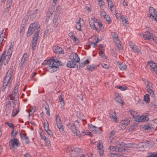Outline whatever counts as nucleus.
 Masks as SVG:
<instances>
[{
    "mask_svg": "<svg viewBox=\"0 0 157 157\" xmlns=\"http://www.w3.org/2000/svg\"><path fill=\"white\" fill-rule=\"evenodd\" d=\"M47 63L49 68L52 69L50 71L51 73L57 71L59 69L58 66L62 65L60 63L61 62L57 59H50L47 61Z\"/></svg>",
    "mask_w": 157,
    "mask_h": 157,
    "instance_id": "f257e3e1",
    "label": "nucleus"
},
{
    "mask_svg": "<svg viewBox=\"0 0 157 157\" xmlns=\"http://www.w3.org/2000/svg\"><path fill=\"white\" fill-rule=\"evenodd\" d=\"M38 24L37 21H35L34 23L31 24L28 30L27 33V36H30L36 29L37 30L38 28H39L40 29V26L38 27Z\"/></svg>",
    "mask_w": 157,
    "mask_h": 157,
    "instance_id": "f03ea898",
    "label": "nucleus"
},
{
    "mask_svg": "<svg viewBox=\"0 0 157 157\" xmlns=\"http://www.w3.org/2000/svg\"><path fill=\"white\" fill-rule=\"evenodd\" d=\"M40 32V29L38 28L34 35V36L33 37L32 41V49L33 50H35L36 47L38 38L39 36V33Z\"/></svg>",
    "mask_w": 157,
    "mask_h": 157,
    "instance_id": "7ed1b4c3",
    "label": "nucleus"
},
{
    "mask_svg": "<svg viewBox=\"0 0 157 157\" xmlns=\"http://www.w3.org/2000/svg\"><path fill=\"white\" fill-rule=\"evenodd\" d=\"M19 141L16 138L11 139L9 142V145L11 149L15 148L19 146Z\"/></svg>",
    "mask_w": 157,
    "mask_h": 157,
    "instance_id": "20e7f679",
    "label": "nucleus"
},
{
    "mask_svg": "<svg viewBox=\"0 0 157 157\" xmlns=\"http://www.w3.org/2000/svg\"><path fill=\"white\" fill-rule=\"evenodd\" d=\"M89 129L90 131L96 134H99L101 133L100 128H98L92 124L88 125Z\"/></svg>",
    "mask_w": 157,
    "mask_h": 157,
    "instance_id": "39448f33",
    "label": "nucleus"
},
{
    "mask_svg": "<svg viewBox=\"0 0 157 157\" xmlns=\"http://www.w3.org/2000/svg\"><path fill=\"white\" fill-rule=\"evenodd\" d=\"M6 50H5L2 53L1 56L0 57V64H2V62H4L5 63H7L10 59L7 60V55H6Z\"/></svg>",
    "mask_w": 157,
    "mask_h": 157,
    "instance_id": "423d86ee",
    "label": "nucleus"
},
{
    "mask_svg": "<svg viewBox=\"0 0 157 157\" xmlns=\"http://www.w3.org/2000/svg\"><path fill=\"white\" fill-rule=\"evenodd\" d=\"M130 121V120L129 119H125L124 120H122L121 121L119 126L121 129H124L126 128V126L129 124Z\"/></svg>",
    "mask_w": 157,
    "mask_h": 157,
    "instance_id": "0eeeda50",
    "label": "nucleus"
},
{
    "mask_svg": "<svg viewBox=\"0 0 157 157\" xmlns=\"http://www.w3.org/2000/svg\"><path fill=\"white\" fill-rule=\"evenodd\" d=\"M69 58L71 60L74 61L77 63L78 62L80 61V58L76 53H72L69 56Z\"/></svg>",
    "mask_w": 157,
    "mask_h": 157,
    "instance_id": "6e6552de",
    "label": "nucleus"
},
{
    "mask_svg": "<svg viewBox=\"0 0 157 157\" xmlns=\"http://www.w3.org/2000/svg\"><path fill=\"white\" fill-rule=\"evenodd\" d=\"M149 12L150 14V17L152 16V17L154 19L155 21H157V19L156 18L157 17V13L155 11V10L153 7H150L149 8Z\"/></svg>",
    "mask_w": 157,
    "mask_h": 157,
    "instance_id": "1a4fd4ad",
    "label": "nucleus"
},
{
    "mask_svg": "<svg viewBox=\"0 0 157 157\" xmlns=\"http://www.w3.org/2000/svg\"><path fill=\"white\" fill-rule=\"evenodd\" d=\"M149 119L147 115L141 116L139 117L135 118V121L137 122H142L147 121Z\"/></svg>",
    "mask_w": 157,
    "mask_h": 157,
    "instance_id": "9d476101",
    "label": "nucleus"
},
{
    "mask_svg": "<svg viewBox=\"0 0 157 157\" xmlns=\"http://www.w3.org/2000/svg\"><path fill=\"white\" fill-rule=\"evenodd\" d=\"M137 147L143 150L144 148L149 147V143L147 141L140 143L137 145Z\"/></svg>",
    "mask_w": 157,
    "mask_h": 157,
    "instance_id": "9b49d317",
    "label": "nucleus"
},
{
    "mask_svg": "<svg viewBox=\"0 0 157 157\" xmlns=\"http://www.w3.org/2000/svg\"><path fill=\"white\" fill-rule=\"evenodd\" d=\"M70 128L71 129L73 133L75 134L77 136L79 137H80V132L76 129V127L74 125H71Z\"/></svg>",
    "mask_w": 157,
    "mask_h": 157,
    "instance_id": "f8f14e48",
    "label": "nucleus"
},
{
    "mask_svg": "<svg viewBox=\"0 0 157 157\" xmlns=\"http://www.w3.org/2000/svg\"><path fill=\"white\" fill-rule=\"evenodd\" d=\"M13 74V70L12 69H9L7 73L6 76L4 79L6 81H10L11 78L12 77V75Z\"/></svg>",
    "mask_w": 157,
    "mask_h": 157,
    "instance_id": "ddd939ff",
    "label": "nucleus"
},
{
    "mask_svg": "<svg viewBox=\"0 0 157 157\" xmlns=\"http://www.w3.org/2000/svg\"><path fill=\"white\" fill-rule=\"evenodd\" d=\"M97 148H98L99 151V154L100 156L102 155L104 153L103 150V145L102 142L101 141H99L97 144Z\"/></svg>",
    "mask_w": 157,
    "mask_h": 157,
    "instance_id": "4468645a",
    "label": "nucleus"
},
{
    "mask_svg": "<svg viewBox=\"0 0 157 157\" xmlns=\"http://www.w3.org/2000/svg\"><path fill=\"white\" fill-rule=\"evenodd\" d=\"M143 37L145 40H149L153 36V34L147 31L145 34H143Z\"/></svg>",
    "mask_w": 157,
    "mask_h": 157,
    "instance_id": "2eb2a0df",
    "label": "nucleus"
},
{
    "mask_svg": "<svg viewBox=\"0 0 157 157\" xmlns=\"http://www.w3.org/2000/svg\"><path fill=\"white\" fill-rule=\"evenodd\" d=\"M90 63V61L87 60L82 59L81 60L79 63V66L80 67H83L86 65Z\"/></svg>",
    "mask_w": 157,
    "mask_h": 157,
    "instance_id": "dca6fc26",
    "label": "nucleus"
},
{
    "mask_svg": "<svg viewBox=\"0 0 157 157\" xmlns=\"http://www.w3.org/2000/svg\"><path fill=\"white\" fill-rule=\"evenodd\" d=\"M20 135L22 139L25 140V143L26 144H28L29 143V137L27 136L26 134H22L21 132H20Z\"/></svg>",
    "mask_w": 157,
    "mask_h": 157,
    "instance_id": "f3484780",
    "label": "nucleus"
},
{
    "mask_svg": "<svg viewBox=\"0 0 157 157\" xmlns=\"http://www.w3.org/2000/svg\"><path fill=\"white\" fill-rule=\"evenodd\" d=\"M76 63L74 61H68L67 63V66L70 68H73L75 66Z\"/></svg>",
    "mask_w": 157,
    "mask_h": 157,
    "instance_id": "a211bd4d",
    "label": "nucleus"
},
{
    "mask_svg": "<svg viewBox=\"0 0 157 157\" xmlns=\"http://www.w3.org/2000/svg\"><path fill=\"white\" fill-rule=\"evenodd\" d=\"M109 117L110 118H112L115 121H117V117L116 116V114L115 112H113L111 111L109 112Z\"/></svg>",
    "mask_w": 157,
    "mask_h": 157,
    "instance_id": "6ab92c4d",
    "label": "nucleus"
},
{
    "mask_svg": "<svg viewBox=\"0 0 157 157\" xmlns=\"http://www.w3.org/2000/svg\"><path fill=\"white\" fill-rule=\"evenodd\" d=\"M54 52L55 53H57L59 54H60V53L63 54L64 52L62 50V48L58 47H55Z\"/></svg>",
    "mask_w": 157,
    "mask_h": 157,
    "instance_id": "aec40b11",
    "label": "nucleus"
},
{
    "mask_svg": "<svg viewBox=\"0 0 157 157\" xmlns=\"http://www.w3.org/2000/svg\"><path fill=\"white\" fill-rule=\"evenodd\" d=\"M12 47H10L9 49L8 52L7 53V60H8L9 59H10V58L11 57V56L12 55Z\"/></svg>",
    "mask_w": 157,
    "mask_h": 157,
    "instance_id": "412c9836",
    "label": "nucleus"
},
{
    "mask_svg": "<svg viewBox=\"0 0 157 157\" xmlns=\"http://www.w3.org/2000/svg\"><path fill=\"white\" fill-rule=\"evenodd\" d=\"M69 36L71 39L73 40L76 42V41H78V39H77L74 34V33L73 32H70L68 34Z\"/></svg>",
    "mask_w": 157,
    "mask_h": 157,
    "instance_id": "4be33fe9",
    "label": "nucleus"
},
{
    "mask_svg": "<svg viewBox=\"0 0 157 157\" xmlns=\"http://www.w3.org/2000/svg\"><path fill=\"white\" fill-rule=\"evenodd\" d=\"M118 67L121 70H124L127 67L126 65L124 63H121L119 64Z\"/></svg>",
    "mask_w": 157,
    "mask_h": 157,
    "instance_id": "5701e85b",
    "label": "nucleus"
},
{
    "mask_svg": "<svg viewBox=\"0 0 157 157\" xmlns=\"http://www.w3.org/2000/svg\"><path fill=\"white\" fill-rule=\"evenodd\" d=\"M10 81L8 80H7V81H6L5 80V79H4L3 85L2 88V91H5L6 88L7 86L8 85L9 82H10Z\"/></svg>",
    "mask_w": 157,
    "mask_h": 157,
    "instance_id": "b1692460",
    "label": "nucleus"
},
{
    "mask_svg": "<svg viewBox=\"0 0 157 157\" xmlns=\"http://www.w3.org/2000/svg\"><path fill=\"white\" fill-rule=\"evenodd\" d=\"M131 48L133 50V52L135 53H139V52H140L139 49L136 45H133L131 47Z\"/></svg>",
    "mask_w": 157,
    "mask_h": 157,
    "instance_id": "393cba45",
    "label": "nucleus"
},
{
    "mask_svg": "<svg viewBox=\"0 0 157 157\" xmlns=\"http://www.w3.org/2000/svg\"><path fill=\"white\" fill-rule=\"evenodd\" d=\"M124 147H119L117 146V151L120 152H124L126 151V149L124 148Z\"/></svg>",
    "mask_w": 157,
    "mask_h": 157,
    "instance_id": "a878e982",
    "label": "nucleus"
},
{
    "mask_svg": "<svg viewBox=\"0 0 157 157\" xmlns=\"http://www.w3.org/2000/svg\"><path fill=\"white\" fill-rule=\"evenodd\" d=\"M149 64L153 70H155L156 66H157V64L155 63H153V62L150 61L149 62Z\"/></svg>",
    "mask_w": 157,
    "mask_h": 157,
    "instance_id": "bb28decb",
    "label": "nucleus"
},
{
    "mask_svg": "<svg viewBox=\"0 0 157 157\" xmlns=\"http://www.w3.org/2000/svg\"><path fill=\"white\" fill-rule=\"evenodd\" d=\"M28 58V55L26 54H24L23 56V57L21 59V61L20 63V64H21V65H22L24 63V62L26 59L27 58Z\"/></svg>",
    "mask_w": 157,
    "mask_h": 157,
    "instance_id": "cd10ccee",
    "label": "nucleus"
},
{
    "mask_svg": "<svg viewBox=\"0 0 157 157\" xmlns=\"http://www.w3.org/2000/svg\"><path fill=\"white\" fill-rule=\"evenodd\" d=\"M144 101L147 103H148L150 102V98L149 95L148 94H146L144 97Z\"/></svg>",
    "mask_w": 157,
    "mask_h": 157,
    "instance_id": "c85d7f7f",
    "label": "nucleus"
},
{
    "mask_svg": "<svg viewBox=\"0 0 157 157\" xmlns=\"http://www.w3.org/2000/svg\"><path fill=\"white\" fill-rule=\"evenodd\" d=\"M82 20V21L83 20L81 18H79V21L78 22H77V25H76V28L77 29H78L79 31H81V24L80 23V21H81V20Z\"/></svg>",
    "mask_w": 157,
    "mask_h": 157,
    "instance_id": "c756f323",
    "label": "nucleus"
},
{
    "mask_svg": "<svg viewBox=\"0 0 157 157\" xmlns=\"http://www.w3.org/2000/svg\"><path fill=\"white\" fill-rule=\"evenodd\" d=\"M70 152V153L69 154V155L71 157H76L77 155L76 152L74 150H71Z\"/></svg>",
    "mask_w": 157,
    "mask_h": 157,
    "instance_id": "7c9ffc66",
    "label": "nucleus"
},
{
    "mask_svg": "<svg viewBox=\"0 0 157 157\" xmlns=\"http://www.w3.org/2000/svg\"><path fill=\"white\" fill-rule=\"evenodd\" d=\"M115 100L118 102L120 103L121 104H123V102H122V101L121 99V96H116L115 98Z\"/></svg>",
    "mask_w": 157,
    "mask_h": 157,
    "instance_id": "2f4dec72",
    "label": "nucleus"
},
{
    "mask_svg": "<svg viewBox=\"0 0 157 157\" xmlns=\"http://www.w3.org/2000/svg\"><path fill=\"white\" fill-rule=\"evenodd\" d=\"M38 13V9H36L33 11L32 14L31 15L32 17L33 18H35L36 17Z\"/></svg>",
    "mask_w": 157,
    "mask_h": 157,
    "instance_id": "473e14b6",
    "label": "nucleus"
},
{
    "mask_svg": "<svg viewBox=\"0 0 157 157\" xmlns=\"http://www.w3.org/2000/svg\"><path fill=\"white\" fill-rule=\"evenodd\" d=\"M116 88L120 89L122 91H124L127 89V87L126 86H116Z\"/></svg>",
    "mask_w": 157,
    "mask_h": 157,
    "instance_id": "72a5a7b5",
    "label": "nucleus"
},
{
    "mask_svg": "<svg viewBox=\"0 0 157 157\" xmlns=\"http://www.w3.org/2000/svg\"><path fill=\"white\" fill-rule=\"evenodd\" d=\"M136 126V123L135 122L133 123L130 126L129 128V130L130 131H132L134 129V128H135Z\"/></svg>",
    "mask_w": 157,
    "mask_h": 157,
    "instance_id": "f704fd0d",
    "label": "nucleus"
},
{
    "mask_svg": "<svg viewBox=\"0 0 157 157\" xmlns=\"http://www.w3.org/2000/svg\"><path fill=\"white\" fill-rule=\"evenodd\" d=\"M19 86L18 85H17L13 89V93H14V95H15L17 94V93L18 90V87Z\"/></svg>",
    "mask_w": 157,
    "mask_h": 157,
    "instance_id": "c9c22d12",
    "label": "nucleus"
},
{
    "mask_svg": "<svg viewBox=\"0 0 157 157\" xmlns=\"http://www.w3.org/2000/svg\"><path fill=\"white\" fill-rule=\"evenodd\" d=\"M147 91L150 94L151 96L153 97L154 96V93L153 92V88L150 89L148 90Z\"/></svg>",
    "mask_w": 157,
    "mask_h": 157,
    "instance_id": "e433bc0d",
    "label": "nucleus"
},
{
    "mask_svg": "<svg viewBox=\"0 0 157 157\" xmlns=\"http://www.w3.org/2000/svg\"><path fill=\"white\" fill-rule=\"evenodd\" d=\"M104 17L106 19L108 24L111 23L110 18L108 15H105V16Z\"/></svg>",
    "mask_w": 157,
    "mask_h": 157,
    "instance_id": "4c0bfd02",
    "label": "nucleus"
},
{
    "mask_svg": "<svg viewBox=\"0 0 157 157\" xmlns=\"http://www.w3.org/2000/svg\"><path fill=\"white\" fill-rule=\"evenodd\" d=\"M125 145V144L121 142H118L117 143V146L119 147H124Z\"/></svg>",
    "mask_w": 157,
    "mask_h": 157,
    "instance_id": "58836bf2",
    "label": "nucleus"
},
{
    "mask_svg": "<svg viewBox=\"0 0 157 157\" xmlns=\"http://www.w3.org/2000/svg\"><path fill=\"white\" fill-rule=\"evenodd\" d=\"M142 128H144L146 130H151V127L148 125H144L142 126Z\"/></svg>",
    "mask_w": 157,
    "mask_h": 157,
    "instance_id": "ea45409f",
    "label": "nucleus"
},
{
    "mask_svg": "<svg viewBox=\"0 0 157 157\" xmlns=\"http://www.w3.org/2000/svg\"><path fill=\"white\" fill-rule=\"evenodd\" d=\"M58 128L59 129V131L62 132H64V127L62 124L59 125H57Z\"/></svg>",
    "mask_w": 157,
    "mask_h": 157,
    "instance_id": "a19ab883",
    "label": "nucleus"
},
{
    "mask_svg": "<svg viewBox=\"0 0 157 157\" xmlns=\"http://www.w3.org/2000/svg\"><path fill=\"white\" fill-rule=\"evenodd\" d=\"M117 146H110L109 147V149L110 150L112 151H117Z\"/></svg>",
    "mask_w": 157,
    "mask_h": 157,
    "instance_id": "79ce46f5",
    "label": "nucleus"
},
{
    "mask_svg": "<svg viewBox=\"0 0 157 157\" xmlns=\"http://www.w3.org/2000/svg\"><path fill=\"white\" fill-rule=\"evenodd\" d=\"M89 23L90 24V26L91 28H94L95 27V25L94 23V22H93V20H92V21L90 20L89 21Z\"/></svg>",
    "mask_w": 157,
    "mask_h": 157,
    "instance_id": "37998d69",
    "label": "nucleus"
},
{
    "mask_svg": "<svg viewBox=\"0 0 157 157\" xmlns=\"http://www.w3.org/2000/svg\"><path fill=\"white\" fill-rule=\"evenodd\" d=\"M44 128L45 131L48 130V122L46 123H44Z\"/></svg>",
    "mask_w": 157,
    "mask_h": 157,
    "instance_id": "c03bdc74",
    "label": "nucleus"
},
{
    "mask_svg": "<svg viewBox=\"0 0 157 157\" xmlns=\"http://www.w3.org/2000/svg\"><path fill=\"white\" fill-rule=\"evenodd\" d=\"M146 87L147 88V90L149 89H152L153 88V87L152 86V85L150 83V82L147 81V85Z\"/></svg>",
    "mask_w": 157,
    "mask_h": 157,
    "instance_id": "a18cd8bd",
    "label": "nucleus"
},
{
    "mask_svg": "<svg viewBox=\"0 0 157 157\" xmlns=\"http://www.w3.org/2000/svg\"><path fill=\"white\" fill-rule=\"evenodd\" d=\"M147 157H157V152L151 153L149 155L147 156Z\"/></svg>",
    "mask_w": 157,
    "mask_h": 157,
    "instance_id": "49530a36",
    "label": "nucleus"
},
{
    "mask_svg": "<svg viewBox=\"0 0 157 157\" xmlns=\"http://www.w3.org/2000/svg\"><path fill=\"white\" fill-rule=\"evenodd\" d=\"M95 67L93 65H89L88 67H87V69L90 70L91 71H92L94 70V69Z\"/></svg>",
    "mask_w": 157,
    "mask_h": 157,
    "instance_id": "de8ad7c7",
    "label": "nucleus"
},
{
    "mask_svg": "<svg viewBox=\"0 0 157 157\" xmlns=\"http://www.w3.org/2000/svg\"><path fill=\"white\" fill-rule=\"evenodd\" d=\"M46 132L49 136L51 137L53 136V133L50 130L48 129V130H46Z\"/></svg>",
    "mask_w": 157,
    "mask_h": 157,
    "instance_id": "09e8293b",
    "label": "nucleus"
},
{
    "mask_svg": "<svg viewBox=\"0 0 157 157\" xmlns=\"http://www.w3.org/2000/svg\"><path fill=\"white\" fill-rule=\"evenodd\" d=\"M56 124L59 122L61 123V121L58 115H56Z\"/></svg>",
    "mask_w": 157,
    "mask_h": 157,
    "instance_id": "8fccbe9b",
    "label": "nucleus"
},
{
    "mask_svg": "<svg viewBox=\"0 0 157 157\" xmlns=\"http://www.w3.org/2000/svg\"><path fill=\"white\" fill-rule=\"evenodd\" d=\"M79 118L81 120L83 121H85L86 120L84 115L82 114H80L79 116Z\"/></svg>",
    "mask_w": 157,
    "mask_h": 157,
    "instance_id": "3c124183",
    "label": "nucleus"
},
{
    "mask_svg": "<svg viewBox=\"0 0 157 157\" xmlns=\"http://www.w3.org/2000/svg\"><path fill=\"white\" fill-rule=\"evenodd\" d=\"M37 110V109L36 108L32 107L30 110V112H31V114H33L34 112H36Z\"/></svg>",
    "mask_w": 157,
    "mask_h": 157,
    "instance_id": "603ef678",
    "label": "nucleus"
},
{
    "mask_svg": "<svg viewBox=\"0 0 157 157\" xmlns=\"http://www.w3.org/2000/svg\"><path fill=\"white\" fill-rule=\"evenodd\" d=\"M53 13V12H50V11H49V12L47 13V16H46V19H49L50 16L52 15Z\"/></svg>",
    "mask_w": 157,
    "mask_h": 157,
    "instance_id": "864d4df0",
    "label": "nucleus"
},
{
    "mask_svg": "<svg viewBox=\"0 0 157 157\" xmlns=\"http://www.w3.org/2000/svg\"><path fill=\"white\" fill-rule=\"evenodd\" d=\"M61 10V7L59 5L57 6L56 7V11L57 12V13H58L59 14L60 13Z\"/></svg>",
    "mask_w": 157,
    "mask_h": 157,
    "instance_id": "5fc2aeb1",
    "label": "nucleus"
},
{
    "mask_svg": "<svg viewBox=\"0 0 157 157\" xmlns=\"http://www.w3.org/2000/svg\"><path fill=\"white\" fill-rule=\"evenodd\" d=\"M99 54L100 56L103 58H105L106 57L104 53L102 51L100 52Z\"/></svg>",
    "mask_w": 157,
    "mask_h": 157,
    "instance_id": "6e6d98bb",
    "label": "nucleus"
},
{
    "mask_svg": "<svg viewBox=\"0 0 157 157\" xmlns=\"http://www.w3.org/2000/svg\"><path fill=\"white\" fill-rule=\"evenodd\" d=\"M106 1L108 3L109 5V3H111V6H110V7L111 8H112L113 6V4L112 1L110 0H106Z\"/></svg>",
    "mask_w": 157,
    "mask_h": 157,
    "instance_id": "4d7b16f0",
    "label": "nucleus"
},
{
    "mask_svg": "<svg viewBox=\"0 0 157 157\" xmlns=\"http://www.w3.org/2000/svg\"><path fill=\"white\" fill-rule=\"evenodd\" d=\"M17 100H14L12 101L13 103V107L14 108H16V105L17 103Z\"/></svg>",
    "mask_w": 157,
    "mask_h": 157,
    "instance_id": "13d9d810",
    "label": "nucleus"
},
{
    "mask_svg": "<svg viewBox=\"0 0 157 157\" xmlns=\"http://www.w3.org/2000/svg\"><path fill=\"white\" fill-rule=\"evenodd\" d=\"M100 14L101 16H103V17L106 15L105 12L103 9L101 10Z\"/></svg>",
    "mask_w": 157,
    "mask_h": 157,
    "instance_id": "bf43d9fd",
    "label": "nucleus"
},
{
    "mask_svg": "<svg viewBox=\"0 0 157 157\" xmlns=\"http://www.w3.org/2000/svg\"><path fill=\"white\" fill-rule=\"evenodd\" d=\"M13 0H8L7 3H8V7L9 8H10L11 6L12 2Z\"/></svg>",
    "mask_w": 157,
    "mask_h": 157,
    "instance_id": "052dcab7",
    "label": "nucleus"
},
{
    "mask_svg": "<svg viewBox=\"0 0 157 157\" xmlns=\"http://www.w3.org/2000/svg\"><path fill=\"white\" fill-rule=\"evenodd\" d=\"M114 40L116 42H117V43H119L120 42L117 35V36H115V38H114Z\"/></svg>",
    "mask_w": 157,
    "mask_h": 157,
    "instance_id": "680f3d73",
    "label": "nucleus"
},
{
    "mask_svg": "<svg viewBox=\"0 0 157 157\" xmlns=\"http://www.w3.org/2000/svg\"><path fill=\"white\" fill-rule=\"evenodd\" d=\"M16 96V95H14V97H13V96H10V98L11 100H13H13H17V97H16V98H15V96Z\"/></svg>",
    "mask_w": 157,
    "mask_h": 157,
    "instance_id": "e2e57ef3",
    "label": "nucleus"
},
{
    "mask_svg": "<svg viewBox=\"0 0 157 157\" xmlns=\"http://www.w3.org/2000/svg\"><path fill=\"white\" fill-rule=\"evenodd\" d=\"M81 150V149L79 148H76L75 149V151L76 152V154H77V152H79Z\"/></svg>",
    "mask_w": 157,
    "mask_h": 157,
    "instance_id": "0e129e2a",
    "label": "nucleus"
},
{
    "mask_svg": "<svg viewBox=\"0 0 157 157\" xmlns=\"http://www.w3.org/2000/svg\"><path fill=\"white\" fill-rule=\"evenodd\" d=\"M102 66L103 68H105L107 69L109 67L108 65L106 64H105L103 63L102 65Z\"/></svg>",
    "mask_w": 157,
    "mask_h": 157,
    "instance_id": "69168bd1",
    "label": "nucleus"
},
{
    "mask_svg": "<svg viewBox=\"0 0 157 157\" xmlns=\"http://www.w3.org/2000/svg\"><path fill=\"white\" fill-rule=\"evenodd\" d=\"M104 2L103 1L99 2V4L101 7L102 6H103L104 5Z\"/></svg>",
    "mask_w": 157,
    "mask_h": 157,
    "instance_id": "338daca9",
    "label": "nucleus"
},
{
    "mask_svg": "<svg viewBox=\"0 0 157 157\" xmlns=\"http://www.w3.org/2000/svg\"><path fill=\"white\" fill-rule=\"evenodd\" d=\"M153 40L157 44V37L156 36H154L153 37Z\"/></svg>",
    "mask_w": 157,
    "mask_h": 157,
    "instance_id": "774afa93",
    "label": "nucleus"
}]
</instances>
